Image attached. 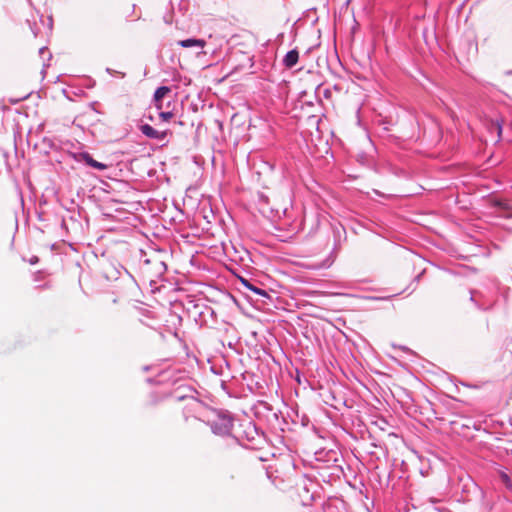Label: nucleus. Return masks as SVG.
I'll use <instances>...</instances> for the list:
<instances>
[{"label": "nucleus", "mask_w": 512, "mask_h": 512, "mask_svg": "<svg viewBox=\"0 0 512 512\" xmlns=\"http://www.w3.org/2000/svg\"><path fill=\"white\" fill-rule=\"evenodd\" d=\"M499 89L508 97H512V75H506L499 79Z\"/></svg>", "instance_id": "1"}, {"label": "nucleus", "mask_w": 512, "mask_h": 512, "mask_svg": "<svg viewBox=\"0 0 512 512\" xmlns=\"http://www.w3.org/2000/svg\"><path fill=\"white\" fill-rule=\"evenodd\" d=\"M141 132L152 139H163L166 136V132H159L155 130L152 126L145 124L141 126Z\"/></svg>", "instance_id": "2"}, {"label": "nucleus", "mask_w": 512, "mask_h": 512, "mask_svg": "<svg viewBox=\"0 0 512 512\" xmlns=\"http://www.w3.org/2000/svg\"><path fill=\"white\" fill-rule=\"evenodd\" d=\"M170 92V88L167 86H161L157 88V90L154 93V102L155 106L158 110H161L163 108L162 105V99Z\"/></svg>", "instance_id": "3"}, {"label": "nucleus", "mask_w": 512, "mask_h": 512, "mask_svg": "<svg viewBox=\"0 0 512 512\" xmlns=\"http://www.w3.org/2000/svg\"><path fill=\"white\" fill-rule=\"evenodd\" d=\"M299 60V52L296 49L290 50L283 59V64L287 68L294 67Z\"/></svg>", "instance_id": "4"}, {"label": "nucleus", "mask_w": 512, "mask_h": 512, "mask_svg": "<svg viewBox=\"0 0 512 512\" xmlns=\"http://www.w3.org/2000/svg\"><path fill=\"white\" fill-rule=\"evenodd\" d=\"M178 44L183 48L198 47L202 49L205 47L206 41L203 39H186L180 40Z\"/></svg>", "instance_id": "5"}, {"label": "nucleus", "mask_w": 512, "mask_h": 512, "mask_svg": "<svg viewBox=\"0 0 512 512\" xmlns=\"http://www.w3.org/2000/svg\"><path fill=\"white\" fill-rule=\"evenodd\" d=\"M82 159L85 161V163L97 170H105L107 168V165L98 162L92 158V156L88 153L81 154Z\"/></svg>", "instance_id": "6"}, {"label": "nucleus", "mask_w": 512, "mask_h": 512, "mask_svg": "<svg viewBox=\"0 0 512 512\" xmlns=\"http://www.w3.org/2000/svg\"><path fill=\"white\" fill-rule=\"evenodd\" d=\"M159 116L163 121H169L173 117V113L169 111L161 112Z\"/></svg>", "instance_id": "7"}, {"label": "nucleus", "mask_w": 512, "mask_h": 512, "mask_svg": "<svg viewBox=\"0 0 512 512\" xmlns=\"http://www.w3.org/2000/svg\"><path fill=\"white\" fill-rule=\"evenodd\" d=\"M250 290H251V291H253V292H255V293H257V294H259V295L267 296L266 291H264V290H262V289H260V288H257V287H255L254 285H253L252 287H250Z\"/></svg>", "instance_id": "8"}, {"label": "nucleus", "mask_w": 512, "mask_h": 512, "mask_svg": "<svg viewBox=\"0 0 512 512\" xmlns=\"http://www.w3.org/2000/svg\"><path fill=\"white\" fill-rule=\"evenodd\" d=\"M495 205L499 206L500 208H502L504 210H509L510 209V206L507 203L502 202V201H496Z\"/></svg>", "instance_id": "9"}, {"label": "nucleus", "mask_w": 512, "mask_h": 512, "mask_svg": "<svg viewBox=\"0 0 512 512\" xmlns=\"http://www.w3.org/2000/svg\"><path fill=\"white\" fill-rule=\"evenodd\" d=\"M242 284L250 290L253 285L246 279H241Z\"/></svg>", "instance_id": "10"}, {"label": "nucleus", "mask_w": 512, "mask_h": 512, "mask_svg": "<svg viewBox=\"0 0 512 512\" xmlns=\"http://www.w3.org/2000/svg\"><path fill=\"white\" fill-rule=\"evenodd\" d=\"M493 126L495 127V129L497 130V133L498 135L500 136L501 135V132H502V127L499 123H495L493 124Z\"/></svg>", "instance_id": "11"}, {"label": "nucleus", "mask_w": 512, "mask_h": 512, "mask_svg": "<svg viewBox=\"0 0 512 512\" xmlns=\"http://www.w3.org/2000/svg\"><path fill=\"white\" fill-rule=\"evenodd\" d=\"M502 478H503V480H504L505 482H508V480H509V478H508V476H507L506 474H504V475L502 476Z\"/></svg>", "instance_id": "12"}, {"label": "nucleus", "mask_w": 512, "mask_h": 512, "mask_svg": "<svg viewBox=\"0 0 512 512\" xmlns=\"http://www.w3.org/2000/svg\"><path fill=\"white\" fill-rule=\"evenodd\" d=\"M373 425L378 427V426H379V425H378V421H375V422L373 423Z\"/></svg>", "instance_id": "13"}, {"label": "nucleus", "mask_w": 512, "mask_h": 512, "mask_svg": "<svg viewBox=\"0 0 512 512\" xmlns=\"http://www.w3.org/2000/svg\"><path fill=\"white\" fill-rule=\"evenodd\" d=\"M378 427H379L380 429L384 430V428H383V424H380Z\"/></svg>", "instance_id": "14"}]
</instances>
